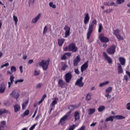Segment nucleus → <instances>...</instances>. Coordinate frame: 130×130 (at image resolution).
<instances>
[{"label":"nucleus","mask_w":130,"mask_h":130,"mask_svg":"<svg viewBox=\"0 0 130 130\" xmlns=\"http://www.w3.org/2000/svg\"><path fill=\"white\" fill-rule=\"evenodd\" d=\"M97 24V21L95 19L92 20V21L89 24L87 32V39H89L91 34L93 32L94 28L95 27Z\"/></svg>","instance_id":"f257e3e1"},{"label":"nucleus","mask_w":130,"mask_h":130,"mask_svg":"<svg viewBox=\"0 0 130 130\" xmlns=\"http://www.w3.org/2000/svg\"><path fill=\"white\" fill-rule=\"evenodd\" d=\"M119 63H117L118 72V74H122L123 69L121 66H125V59L124 57H120L119 58Z\"/></svg>","instance_id":"f03ea898"},{"label":"nucleus","mask_w":130,"mask_h":130,"mask_svg":"<svg viewBox=\"0 0 130 130\" xmlns=\"http://www.w3.org/2000/svg\"><path fill=\"white\" fill-rule=\"evenodd\" d=\"M64 50L65 51L69 50V51H72L73 52H76L78 51V47L76 46V44L72 43L68 46L66 47Z\"/></svg>","instance_id":"7ed1b4c3"},{"label":"nucleus","mask_w":130,"mask_h":130,"mask_svg":"<svg viewBox=\"0 0 130 130\" xmlns=\"http://www.w3.org/2000/svg\"><path fill=\"white\" fill-rule=\"evenodd\" d=\"M39 66L42 68L44 71H46L48 69V66H49V60H42L39 62Z\"/></svg>","instance_id":"20e7f679"},{"label":"nucleus","mask_w":130,"mask_h":130,"mask_svg":"<svg viewBox=\"0 0 130 130\" xmlns=\"http://www.w3.org/2000/svg\"><path fill=\"white\" fill-rule=\"evenodd\" d=\"M73 78V74H72V72H69L66 73L64 76V80L66 83H69L72 80Z\"/></svg>","instance_id":"39448f33"},{"label":"nucleus","mask_w":130,"mask_h":130,"mask_svg":"<svg viewBox=\"0 0 130 130\" xmlns=\"http://www.w3.org/2000/svg\"><path fill=\"white\" fill-rule=\"evenodd\" d=\"M116 51V46L114 45H112L107 50V52L110 54H114Z\"/></svg>","instance_id":"423d86ee"},{"label":"nucleus","mask_w":130,"mask_h":130,"mask_svg":"<svg viewBox=\"0 0 130 130\" xmlns=\"http://www.w3.org/2000/svg\"><path fill=\"white\" fill-rule=\"evenodd\" d=\"M71 119V115L67 113L66 115L63 116L60 120L61 123L67 121V120H70Z\"/></svg>","instance_id":"0eeeda50"},{"label":"nucleus","mask_w":130,"mask_h":130,"mask_svg":"<svg viewBox=\"0 0 130 130\" xmlns=\"http://www.w3.org/2000/svg\"><path fill=\"white\" fill-rule=\"evenodd\" d=\"M78 108H79V107L77 106V105H70L68 107V109H69V110H70V111L69 112H68L67 113L71 115V114H72V112L74 110H75V109H78Z\"/></svg>","instance_id":"6e6552de"},{"label":"nucleus","mask_w":130,"mask_h":130,"mask_svg":"<svg viewBox=\"0 0 130 130\" xmlns=\"http://www.w3.org/2000/svg\"><path fill=\"white\" fill-rule=\"evenodd\" d=\"M120 30L118 29H116L114 30L113 34L117 37V38L120 40H123V38L120 36L119 34Z\"/></svg>","instance_id":"1a4fd4ad"},{"label":"nucleus","mask_w":130,"mask_h":130,"mask_svg":"<svg viewBox=\"0 0 130 130\" xmlns=\"http://www.w3.org/2000/svg\"><path fill=\"white\" fill-rule=\"evenodd\" d=\"M103 36H104L103 34H101L99 36V39H100L101 42H102V43L109 42V39L107 37H104Z\"/></svg>","instance_id":"9d476101"},{"label":"nucleus","mask_w":130,"mask_h":130,"mask_svg":"<svg viewBox=\"0 0 130 130\" xmlns=\"http://www.w3.org/2000/svg\"><path fill=\"white\" fill-rule=\"evenodd\" d=\"M76 86H79V87H83L84 86V83L83 82V77H81L80 79H78L75 83Z\"/></svg>","instance_id":"9b49d317"},{"label":"nucleus","mask_w":130,"mask_h":130,"mask_svg":"<svg viewBox=\"0 0 130 130\" xmlns=\"http://www.w3.org/2000/svg\"><path fill=\"white\" fill-rule=\"evenodd\" d=\"M81 61V57L80 55L76 56V58L73 60V64L74 67H78L79 62Z\"/></svg>","instance_id":"f8f14e48"},{"label":"nucleus","mask_w":130,"mask_h":130,"mask_svg":"<svg viewBox=\"0 0 130 130\" xmlns=\"http://www.w3.org/2000/svg\"><path fill=\"white\" fill-rule=\"evenodd\" d=\"M88 68V60L85 62L82 66L81 67V73H84L87 69Z\"/></svg>","instance_id":"ddd939ff"},{"label":"nucleus","mask_w":130,"mask_h":130,"mask_svg":"<svg viewBox=\"0 0 130 130\" xmlns=\"http://www.w3.org/2000/svg\"><path fill=\"white\" fill-rule=\"evenodd\" d=\"M58 86L61 88H66L67 83L62 79H59L58 82Z\"/></svg>","instance_id":"4468645a"},{"label":"nucleus","mask_w":130,"mask_h":130,"mask_svg":"<svg viewBox=\"0 0 130 130\" xmlns=\"http://www.w3.org/2000/svg\"><path fill=\"white\" fill-rule=\"evenodd\" d=\"M10 96L13 97L16 100H17L20 97V94L18 92H15V90H13L11 93Z\"/></svg>","instance_id":"2eb2a0df"},{"label":"nucleus","mask_w":130,"mask_h":130,"mask_svg":"<svg viewBox=\"0 0 130 130\" xmlns=\"http://www.w3.org/2000/svg\"><path fill=\"white\" fill-rule=\"evenodd\" d=\"M103 55L105 58V59L107 60L108 63H112V58L110 57H109L106 52H104L103 53Z\"/></svg>","instance_id":"dca6fc26"},{"label":"nucleus","mask_w":130,"mask_h":130,"mask_svg":"<svg viewBox=\"0 0 130 130\" xmlns=\"http://www.w3.org/2000/svg\"><path fill=\"white\" fill-rule=\"evenodd\" d=\"M74 121L77 122L78 120H80V113L78 111H75L74 112Z\"/></svg>","instance_id":"f3484780"},{"label":"nucleus","mask_w":130,"mask_h":130,"mask_svg":"<svg viewBox=\"0 0 130 130\" xmlns=\"http://www.w3.org/2000/svg\"><path fill=\"white\" fill-rule=\"evenodd\" d=\"M14 79H15V77L14 76H13V75L10 76V82H8V88H10L11 87L12 84H13Z\"/></svg>","instance_id":"a211bd4d"},{"label":"nucleus","mask_w":130,"mask_h":130,"mask_svg":"<svg viewBox=\"0 0 130 130\" xmlns=\"http://www.w3.org/2000/svg\"><path fill=\"white\" fill-rule=\"evenodd\" d=\"M14 112L17 113L19 112L21 110V107L19 104H15L14 106Z\"/></svg>","instance_id":"6ab92c4d"},{"label":"nucleus","mask_w":130,"mask_h":130,"mask_svg":"<svg viewBox=\"0 0 130 130\" xmlns=\"http://www.w3.org/2000/svg\"><path fill=\"white\" fill-rule=\"evenodd\" d=\"M89 16L88 13L85 14V17H84V23L85 24H88L89 21Z\"/></svg>","instance_id":"aec40b11"},{"label":"nucleus","mask_w":130,"mask_h":130,"mask_svg":"<svg viewBox=\"0 0 130 130\" xmlns=\"http://www.w3.org/2000/svg\"><path fill=\"white\" fill-rule=\"evenodd\" d=\"M67 55L71 57V55H72V53L71 52H66L63 54V55L61 57V60H66L67 59Z\"/></svg>","instance_id":"412c9836"},{"label":"nucleus","mask_w":130,"mask_h":130,"mask_svg":"<svg viewBox=\"0 0 130 130\" xmlns=\"http://www.w3.org/2000/svg\"><path fill=\"white\" fill-rule=\"evenodd\" d=\"M6 89V85L4 83H2L0 85V93H4Z\"/></svg>","instance_id":"4be33fe9"},{"label":"nucleus","mask_w":130,"mask_h":130,"mask_svg":"<svg viewBox=\"0 0 130 130\" xmlns=\"http://www.w3.org/2000/svg\"><path fill=\"white\" fill-rule=\"evenodd\" d=\"M10 113V112L5 109H0V116L3 115L4 114Z\"/></svg>","instance_id":"5701e85b"},{"label":"nucleus","mask_w":130,"mask_h":130,"mask_svg":"<svg viewBox=\"0 0 130 130\" xmlns=\"http://www.w3.org/2000/svg\"><path fill=\"white\" fill-rule=\"evenodd\" d=\"M41 17V14H39L38 16L35 18V19H32V22L34 23H37L38 21V20L40 19Z\"/></svg>","instance_id":"b1692460"},{"label":"nucleus","mask_w":130,"mask_h":130,"mask_svg":"<svg viewBox=\"0 0 130 130\" xmlns=\"http://www.w3.org/2000/svg\"><path fill=\"white\" fill-rule=\"evenodd\" d=\"M66 41L64 39H58V45L59 46H61L63 45V43Z\"/></svg>","instance_id":"393cba45"},{"label":"nucleus","mask_w":130,"mask_h":130,"mask_svg":"<svg viewBox=\"0 0 130 130\" xmlns=\"http://www.w3.org/2000/svg\"><path fill=\"white\" fill-rule=\"evenodd\" d=\"M114 119L117 120H122L125 118L124 116H121V115H115L114 116Z\"/></svg>","instance_id":"a878e982"},{"label":"nucleus","mask_w":130,"mask_h":130,"mask_svg":"<svg viewBox=\"0 0 130 130\" xmlns=\"http://www.w3.org/2000/svg\"><path fill=\"white\" fill-rule=\"evenodd\" d=\"M1 125H0V130H5L4 129H1V128H4L6 125V122L5 121H1Z\"/></svg>","instance_id":"bb28decb"},{"label":"nucleus","mask_w":130,"mask_h":130,"mask_svg":"<svg viewBox=\"0 0 130 130\" xmlns=\"http://www.w3.org/2000/svg\"><path fill=\"white\" fill-rule=\"evenodd\" d=\"M29 104V101L27 100L25 102L23 103V104L22 105V110L25 109L26 106L28 105Z\"/></svg>","instance_id":"cd10ccee"},{"label":"nucleus","mask_w":130,"mask_h":130,"mask_svg":"<svg viewBox=\"0 0 130 130\" xmlns=\"http://www.w3.org/2000/svg\"><path fill=\"white\" fill-rule=\"evenodd\" d=\"M113 119H114V116H110L108 118L106 119L105 121L106 122H109V121L113 122Z\"/></svg>","instance_id":"c85d7f7f"},{"label":"nucleus","mask_w":130,"mask_h":130,"mask_svg":"<svg viewBox=\"0 0 130 130\" xmlns=\"http://www.w3.org/2000/svg\"><path fill=\"white\" fill-rule=\"evenodd\" d=\"M105 109V107L104 106H101L98 109L99 112H102Z\"/></svg>","instance_id":"c756f323"},{"label":"nucleus","mask_w":130,"mask_h":130,"mask_svg":"<svg viewBox=\"0 0 130 130\" xmlns=\"http://www.w3.org/2000/svg\"><path fill=\"white\" fill-rule=\"evenodd\" d=\"M95 111V109H89L88 110V115H90L93 114Z\"/></svg>","instance_id":"7c9ffc66"},{"label":"nucleus","mask_w":130,"mask_h":130,"mask_svg":"<svg viewBox=\"0 0 130 130\" xmlns=\"http://www.w3.org/2000/svg\"><path fill=\"white\" fill-rule=\"evenodd\" d=\"M57 100V98H55L54 100L52 101L51 104L52 107H54L57 104V101H56Z\"/></svg>","instance_id":"2f4dec72"},{"label":"nucleus","mask_w":130,"mask_h":130,"mask_svg":"<svg viewBox=\"0 0 130 130\" xmlns=\"http://www.w3.org/2000/svg\"><path fill=\"white\" fill-rule=\"evenodd\" d=\"M106 93L109 94V93L111 92L112 91V87L109 86L106 89Z\"/></svg>","instance_id":"473e14b6"},{"label":"nucleus","mask_w":130,"mask_h":130,"mask_svg":"<svg viewBox=\"0 0 130 130\" xmlns=\"http://www.w3.org/2000/svg\"><path fill=\"white\" fill-rule=\"evenodd\" d=\"M13 20L15 21V25L17 26V23L18 21V17L17 16H16L15 15H13Z\"/></svg>","instance_id":"72a5a7b5"},{"label":"nucleus","mask_w":130,"mask_h":130,"mask_svg":"<svg viewBox=\"0 0 130 130\" xmlns=\"http://www.w3.org/2000/svg\"><path fill=\"white\" fill-rule=\"evenodd\" d=\"M109 81H105L104 82L100 83L99 86L100 87H103V86H105L106 85H108V84H109Z\"/></svg>","instance_id":"f704fd0d"},{"label":"nucleus","mask_w":130,"mask_h":130,"mask_svg":"<svg viewBox=\"0 0 130 130\" xmlns=\"http://www.w3.org/2000/svg\"><path fill=\"white\" fill-rule=\"evenodd\" d=\"M24 81V80L23 79L17 80L15 81V84L17 85L18 83H23Z\"/></svg>","instance_id":"c9c22d12"},{"label":"nucleus","mask_w":130,"mask_h":130,"mask_svg":"<svg viewBox=\"0 0 130 130\" xmlns=\"http://www.w3.org/2000/svg\"><path fill=\"white\" fill-rule=\"evenodd\" d=\"M90 99H91V93H88L87 94L86 100V101H89Z\"/></svg>","instance_id":"e433bc0d"},{"label":"nucleus","mask_w":130,"mask_h":130,"mask_svg":"<svg viewBox=\"0 0 130 130\" xmlns=\"http://www.w3.org/2000/svg\"><path fill=\"white\" fill-rule=\"evenodd\" d=\"M76 127H77V126L76 125V124H73L70 126L68 130H75Z\"/></svg>","instance_id":"4c0bfd02"},{"label":"nucleus","mask_w":130,"mask_h":130,"mask_svg":"<svg viewBox=\"0 0 130 130\" xmlns=\"http://www.w3.org/2000/svg\"><path fill=\"white\" fill-rule=\"evenodd\" d=\"M11 71L13 72V73H15V72H16L17 71V69L16 67L15 66H12L11 67Z\"/></svg>","instance_id":"58836bf2"},{"label":"nucleus","mask_w":130,"mask_h":130,"mask_svg":"<svg viewBox=\"0 0 130 130\" xmlns=\"http://www.w3.org/2000/svg\"><path fill=\"white\" fill-rule=\"evenodd\" d=\"M49 5L50 7L53 8V9L56 8V5H53V2H50L49 4Z\"/></svg>","instance_id":"ea45409f"},{"label":"nucleus","mask_w":130,"mask_h":130,"mask_svg":"<svg viewBox=\"0 0 130 130\" xmlns=\"http://www.w3.org/2000/svg\"><path fill=\"white\" fill-rule=\"evenodd\" d=\"M8 67H9V63H6L4 64H3L1 66V69H4V68H7Z\"/></svg>","instance_id":"a19ab883"},{"label":"nucleus","mask_w":130,"mask_h":130,"mask_svg":"<svg viewBox=\"0 0 130 130\" xmlns=\"http://www.w3.org/2000/svg\"><path fill=\"white\" fill-rule=\"evenodd\" d=\"M42 117V115L41 114H39L37 116V117L35 118V120L36 121H38L40 118Z\"/></svg>","instance_id":"79ce46f5"},{"label":"nucleus","mask_w":130,"mask_h":130,"mask_svg":"<svg viewBox=\"0 0 130 130\" xmlns=\"http://www.w3.org/2000/svg\"><path fill=\"white\" fill-rule=\"evenodd\" d=\"M4 105L6 106V107H9L10 106L12 105V103H10L9 101H7L6 102H5L4 103Z\"/></svg>","instance_id":"37998d69"},{"label":"nucleus","mask_w":130,"mask_h":130,"mask_svg":"<svg viewBox=\"0 0 130 130\" xmlns=\"http://www.w3.org/2000/svg\"><path fill=\"white\" fill-rule=\"evenodd\" d=\"M42 86H43V83H38L36 85V89H40V88H41V87H42Z\"/></svg>","instance_id":"c03bdc74"},{"label":"nucleus","mask_w":130,"mask_h":130,"mask_svg":"<svg viewBox=\"0 0 130 130\" xmlns=\"http://www.w3.org/2000/svg\"><path fill=\"white\" fill-rule=\"evenodd\" d=\"M38 125V123H36L32 125L29 129V130H34L36 126Z\"/></svg>","instance_id":"a18cd8bd"},{"label":"nucleus","mask_w":130,"mask_h":130,"mask_svg":"<svg viewBox=\"0 0 130 130\" xmlns=\"http://www.w3.org/2000/svg\"><path fill=\"white\" fill-rule=\"evenodd\" d=\"M71 33V31H65V36H64V37L65 38H67L69 36H70V34Z\"/></svg>","instance_id":"49530a36"},{"label":"nucleus","mask_w":130,"mask_h":130,"mask_svg":"<svg viewBox=\"0 0 130 130\" xmlns=\"http://www.w3.org/2000/svg\"><path fill=\"white\" fill-rule=\"evenodd\" d=\"M64 30L66 31H71V27H69L68 25H65Z\"/></svg>","instance_id":"de8ad7c7"},{"label":"nucleus","mask_w":130,"mask_h":130,"mask_svg":"<svg viewBox=\"0 0 130 130\" xmlns=\"http://www.w3.org/2000/svg\"><path fill=\"white\" fill-rule=\"evenodd\" d=\"M102 29H103L102 24H100L99 25V29H98L99 32H101L102 31Z\"/></svg>","instance_id":"09e8293b"},{"label":"nucleus","mask_w":130,"mask_h":130,"mask_svg":"<svg viewBox=\"0 0 130 130\" xmlns=\"http://www.w3.org/2000/svg\"><path fill=\"white\" fill-rule=\"evenodd\" d=\"M124 0H117L116 3L117 5H120L124 2Z\"/></svg>","instance_id":"8fccbe9b"},{"label":"nucleus","mask_w":130,"mask_h":130,"mask_svg":"<svg viewBox=\"0 0 130 130\" xmlns=\"http://www.w3.org/2000/svg\"><path fill=\"white\" fill-rule=\"evenodd\" d=\"M67 68H68V65L64 64L63 66H62L61 70V71H66V70H67Z\"/></svg>","instance_id":"3c124183"},{"label":"nucleus","mask_w":130,"mask_h":130,"mask_svg":"<svg viewBox=\"0 0 130 130\" xmlns=\"http://www.w3.org/2000/svg\"><path fill=\"white\" fill-rule=\"evenodd\" d=\"M29 114V111L28 110H26L23 113L24 116H28Z\"/></svg>","instance_id":"603ef678"},{"label":"nucleus","mask_w":130,"mask_h":130,"mask_svg":"<svg viewBox=\"0 0 130 130\" xmlns=\"http://www.w3.org/2000/svg\"><path fill=\"white\" fill-rule=\"evenodd\" d=\"M47 30H48L47 26H45L44 28L43 32V34H46V32H47Z\"/></svg>","instance_id":"864d4df0"},{"label":"nucleus","mask_w":130,"mask_h":130,"mask_svg":"<svg viewBox=\"0 0 130 130\" xmlns=\"http://www.w3.org/2000/svg\"><path fill=\"white\" fill-rule=\"evenodd\" d=\"M74 72H75V74H76L77 75H80V71H79L78 69H75L74 70Z\"/></svg>","instance_id":"5fc2aeb1"},{"label":"nucleus","mask_w":130,"mask_h":130,"mask_svg":"<svg viewBox=\"0 0 130 130\" xmlns=\"http://www.w3.org/2000/svg\"><path fill=\"white\" fill-rule=\"evenodd\" d=\"M126 107H127L126 108L127 110L130 111V102H129L126 104Z\"/></svg>","instance_id":"6e6d98bb"},{"label":"nucleus","mask_w":130,"mask_h":130,"mask_svg":"<svg viewBox=\"0 0 130 130\" xmlns=\"http://www.w3.org/2000/svg\"><path fill=\"white\" fill-rule=\"evenodd\" d=\"M110 4H111V3L109 2H105V3H104V5H105V6H110Z\"/></svg>","instance_id":"4d7b16f0"},{"label":"nucleus","mask_w":130,"mask_h":130,"mask_svg":"<svg viewBox=\"0 0 130 130\" xmlns=\"http://www.w3.org/2000/svg\"><path fill=\"white\" fill-rule=\"evenodd\" d=\"M114 6L115 7H117V5L114 2H111L110 3V6Z\"/></svg>","instance_id":"13d9d810"},{"label":"nucleus","mask_w":130,"mask_h":130,"mask_svg":"<svg viewBox=\"0 0 130 130\" xmlns=\"http://www.w3.org/2000/svg\"><path fill=\"white\" fill-rule=\"evenodd\" d=\"M105 96L107 99H109V98H111V96L109 94V93H106Z\"/></svg>","instance_id":"bf43d9fd"},{"label":"nucleus","mask_w":130,"mask_h":130,"mask_svg":"<svg viewBox=\"0 0 130 130\" xmlns=\"http://www.w3.org/2000/svg\"><path fill=\"white\" fill-rule=\"evenodd\" d=\"M34 61L33 59H30L28 60V64H31V63H33Z\"/></svg>","instance_id":"052dcab7"},{"label":"nucleus","mask_w":130,"mask_h":130,"mask_svg":"<svg viewBox=\"0 0 130 130\" xmlns=\"http://www.w3.org/2000/svg\"><path fill=\"white\" fill-rule=\"evenodd\" d=\"M86 127L85 126H82L81 128L79 129H78L77 130H85Z\"/></svg>","instance_id":"680f3d73"},{"label":"nucleus","mask_w":130,"mask_h":130,"mask_svg":"<svg viewBox=\"0 0 130 130\" xmlns=\"http://www.w3.org/2000/svg\"><path fill=\"white\" fill-rule=\"evenodd\" d=\"M39 75H40L39 72L37 70L35 71V76H39Z\"/></svg>","instance_id":"e2e57ef3"},{"label":"nucleus","mask_w":130,"mask_h":130,"mask_svg":"<svg viewBox=\"0 0 130 130\" xmlns=\"http://www.w3.org/2000/svg\"><path fill=\"white\" fill-rule=\"evenodd\" d=\"M19 70L21 73H23V67L22 66H20L19 67Z\"/></svg>","instance_id":"0e129e2a"},{"label":"nucleus","mask_w":130,"mask_h":130,"mask_svg":"<svg viewBox=\"0 0 130 130\" xmlns=\"http://www.w3.org/2000/svg\"><path fill=\"white\" fill-rule=\"evenodd\" d=\"M46 97H47V95H46V94H44L42 96V99L44 101V99H45Z\"/></svg>","instance_id":"69168bd1"},{"label":"nucleus","mask_w":130,"mask_h":130,"mask_svg":"<svg viewBox=\"0 0 130 130\" xmlns=\"http://www.w3.org/2000/svg\"><path fill=\"white\" fill-rule=\"evenodd\" d=\"M35 3V0H29V4H33Z\"/></svg>","instance_id":"338daca9"},{"label":"nucleus","mask_w":130,"mask_h":130,"mask_svg":"<svg viewBox=\"0 0 130 130\" xmlns=\"http://www.w3.org/2000/svg\"><path fill=\"white\" fill-rule=\"evenodd\" d=\"M126 74L128 76L129 79H130V72L129 71H126Z\"/></svg>","instance_id":"774afa93"}]
</instances>
